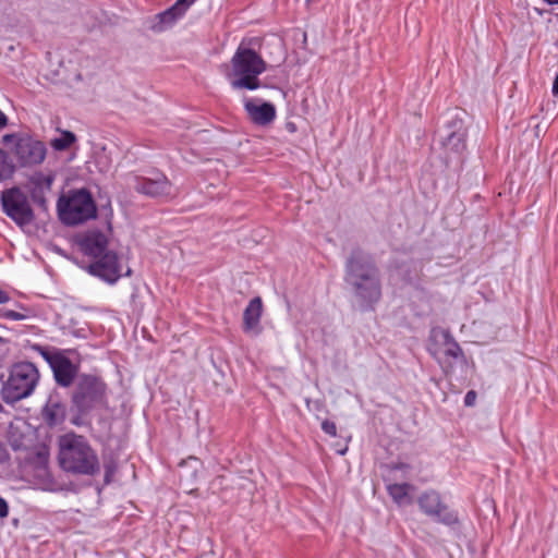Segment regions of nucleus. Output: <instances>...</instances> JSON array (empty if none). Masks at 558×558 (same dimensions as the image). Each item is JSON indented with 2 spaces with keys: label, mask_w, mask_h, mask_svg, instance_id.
<instances>
[{
  "label": "nucleus",
  "mask_w": 558,
  "mask_h": 558,
  "mask_svg": "<svg viewBox=\"0 0 558 558\" xmlns=\"http://www.w3.org/2000/svg\"><path fill=\"white\" fill-rule=\"evenodd\" d=\"M61 469L76 475H96L100 464L96 451L82 435L68 433L58 439Z\"/></svg>",
  "instance_id": "obj_1"
},
{
  "label": "nucleus",
  "mask_w": 558,
  "mask_h": 558,
  "mask_svg": "<svg viewBox=\"0 0 558 558\" xmlns=\"http://www.w3.org/2000/svg\"><path fill=\"white\" fill-rule=\"evenodd\" d=\"M222 69L233 89L255 90L260 87L258 76L266 71L267 64L258 52L242 41L230 64H223Z\"/></svg>",
  "instance_id": "obj_2"
},
{
  "label": "nucleus",
  "mask_w": 558,
  "mask_h": 558,
  "mask_svg": "<svg viewBox=\"0 0 558 558\" xmlns=\"http://www.w3.org/2000/svg\"><path fill=\"white\" fill-rule=\"evenodd\" d=\"M39 380V372L31 362L14 363L8 371V376H0V396L7 404H14L28 398Z\"/></svg>",
  "instance_id": "obj_3"
},
{
  "label": "nucleus",
  "mask_w": 558,
  "mask_h": 558,
  "mask_svg": "<svg viewBox=\"0 0 558 558\" xmlns=\"http://www.w3.org/2000/svg\"><path fill=\"white\" fill-rule=\"evenodd\" d=\"M106 389V384L97 376H78L71 395L72 410L76 412L71 423L82 425L83 417L105 402Z\"/></svg>",
  "instance_id": "obj_4"
},
{
  "label": "nucleus",
  "mask_w": 558,
  "mask_h": 558,
  "mask_svg": "<svg viewBox=\"0 0 558 558\" xmlns=\"http://www.w3.org/2000/svg\"><path fill=\"white\" fill-rule=\"evenodd\" d=\"M348 275L359 295L368 303L379 300L381 295L379 280L374 264L360 250L352 253L347 264Z\"/></svg>",
  "instance_id": "obj_5"
},
{
  "label": "nucleus",
  "mask_w": 558,
  "mask_h": 558,
  "mask_svg": "<svg viewBox=\"0 0 558 558\" xmlns=\"http://www.w3.org/2000/svg\"><path fill=\"white\" fill-rule=\"evenodd\" d=\"M60 220L68 226H76L94 218L97 213L96 204L90 193L84 189L71 191L58 201Z\"/></svg>",
  "instance_id": "obj_6"
},
{
  "label": "nucleus",
  "mask_w": 558,
  "mask_h": 558,
  "mask_svg": "<svg viewBox=\"0 0 558 558\" xmlns=\"http://www.w3.org/2000/svg\"><path fill=\"white\" fill-rule=\"evenodd\" d=\"M50 366L56 383L70 387L77 377L81 360L77 351H39Z\"/></svg>",
  "instance_id": "obj_7"
},
{
  "label": "nucleus",
  "mask_w": 558,
  "mask_h": 558,
  "mask_svg": "<svg viewBox=\"0 0 558 558\" xmlns=\"http://www.w3.org/2000/svg\"><path fill=\"white\" fill-rule=\"evenodd\" d=\"M3 211L16 225L23 227L29 225L34 219V213L27 197L19 190L4 191L1 196Z\"/></svg>",
  "instance_id": "obj_8"
},
{
  "label": "nucleus",
  "mask_w": 558,
  "mask_h": 558,
  "mask_svg": "<svg viewBox=\"0 0 558 558\" xmlns=\"http://www.w3.org/2000/svg\"><path fill=\"white\" fill-rule=\"evenodd\" d=\"M88 272L108 283L117 282L122 276V267L116 252H106L88 265Z\"/></svg>",
  "instance_id": "obj_9"
},
{
  "label": "nucleus",
  "mask_w": 558,
  "mask_h": 558,
  "mask_svg": "<svg viewBox=\"0 0 558 558\" xmlns=\"http://www.w3.org/2000/svg\"><path fill=\"white\" fill-rule=\"evenodd\" d=\"M77 244L81 251L88 257L95 259L104 255L108 250L109 239L100 230L92 229L82 233L77 238Z\"/></svg>",
  "instance_id": "obj_10"
},
{
  "label": "nucleus",
  "mask_w": 558,
  "mask_h": 558,
  "mask_svg": "<svg viewBox=\"0 0 558 558\" xmlns=\"http://www.w3.org/2000/svg\"><path fill=\"white\" fill-rule=\"evenodd\" d=\"M135 189L138 193L153 197H174L177 195L175 189L165 174H159L156 179H138Z\"/></svg>",
  "instance_id": "obj_11"
},
{
  "label": "nucleus",
  "mask_w": 558,
  "mask_h": 558,
  "mask_svg": "<svg viewBox=\"0 0 558 558\" xmlns=\"http://www.w3.org/2000/svg\"><path fill=\"white\" fill-rule=\"evenodd\" d=\"M46 151V146L40 141L24 140L16 147V156L23 166L41 163L45 160Z\"/></svg>",
  "instance_id": "obj_12"
},
{
  "label": "nucleus",
  "mask_w": 558,
  "mask_h": 558,
  "mask_svg": "<svg viewBox=\"0 0 558 558\" xmlns=\"http://www.w3.org/2000/svg\"><path fill=\"white\" fill-rule=\"evenodd\" d=\"M66 413V404L58 396H50L43 407L40 415L44 423L52 429L65 422Z\"/></svg>",
  "instance_id": "obj_13"
},
{
  "label": "nucleus",
  "mask_w": 558,
  "mask_h": 558,
  "mask_svg": "<svg viewBox=\"0 0 558 558\" xmlns=\"http://www.w3.org/2000/svg\"><path fill=\"white\" fill-rule=\"evenodd\" d=\"M244 109L250 120L257 125H267L276 118V108L270 102H260L258 99H245Z\"/></svg>",
  "instance_id": "obj_14"
},
{
  "label": "nucleus",
  "mask_w": 558,
  "mask_h": 558,
  "mask_svg": "<svg viewBox=\"0 0 558 558\" xmlns=\"http://www.w3.org/2000/svg\"><path fill=\"white\" fill-rule=\"evenodd\" d=\"M430 354L446 375L452 373L458 366L461 368L466 366L464 351H430Z\"/></svg>",
  "instance_id": "obj_15"
},
{
  "label": "nucleus",
  "mask_w": 558,
  "mask_h": 558,
  "mask_svg": "<svg viewBox=\"0 0 558 558\" xmlns=\"http://www.w3.org/2000/svg\"><path fill=\"white\" fill-rule=\"evenodd\" d=\"M263 313V302L259 296L252 299L243 313V326L245 330L255 329Z\"/></svg>",
  "instance_id": "obj_16"
},
{
  "label": "nucleus",
  "mask_w": 558,
  "mask_h": 558,
  "mask_svg": "<svg viewBox=\"0 0 558 558\" xmlns=\"http://www.w3.org/2000/svg\"><path fill=\"white\" fill-rule=\"evenodd\" d=\"M386 490L389 497L393 500L398 506H402L405 504H411L410 490L414 487L409 483H396L395 482H385Z\"/></svg>",
  "instance_id": "obj_17"
},
{
  "label": "nucleus",
  "mask_w": 558,
  "mask_h": 558,
  "mask_svg": "<svg viewBox=\"0 0 558 558\" xmlns=\"http://www.w3.org/2000/svg\"><path fill=\"white\" fill-rule=\"evenodd\" d=\"M442 502L441 496L437 490L428 489L423 492L417 498V505L420 510L430 517L436 514V510Z\"/></svg>",
  "instance_id": "obj_18"
},
{
  "label": "nucleus",
  "mask_w": 558,
  "mask_h": 558,
  "mask_svg": "<svg viewBox=\"0 0 558 558\" xmlns=\"http://www.w3.org/2000/svg\"><path fill=\"white\" fill-rule=\"evenodd\" d=\"M383 481L384 482H395L397 480H407L409 477L410 472L412 471V465L405 462H390L386 463L384 466Z\"/></svg>",
  "instance_id": "obj_19"
},
{
  "label": "nucleus",
  "mask_w": 558,
  "mask_h": 558,
  "mask_svg": "<svg viewBox=\"0 0 558 558\" xmlns=\"http://www.w3.org/2000/svg\"><path fill=\"white\" fill-rule=\"evenodd\" d=\"M466 130L460 123V126L453 131L448 132L442 141V146L448 150L462 153L465 147Z\"/></svg>",
  "instance_id": "obj_20"
},
{
  "label": "nucleus",
  "mask_w": 558,
  "mask_h": 558,
  "mask_svg": "<svg viewBox=\"0 0 558 558\" xmlns=\"http://www.w3.org/2000/svg\"><path fill=\"white\" fill-rule=\"evenodd\" d=\"M195 1L196 0H177L172 7L159 14L160 22L166 25H171L178 19L182 17Z\"/></svg>",
  "instance_id": "obj_21"
},
{
  "label": "nucleus",
  "mask_w": 558,
  "mask_h": 558,
  "mask_svg": "<svg viewBox=\"0 0 558 558\" xmlns=\"http://www.w3.org/2000/svg\"><path fill=\"white\" fill-rule=\"evenodd\" d=\"M436 514H432L434 521L441 523L447 526L459 525V514L456 510H452L447 504L441 502L440 507L437 508Z\"/></svg>",
  "instance_id": "obj_22"
},
{
  "label": "nucleus",
  "mask_w": 558,
  "mask_h": 558,
  "mask_svg": "<svg viewBox=\"0 0 558 558\" xmlns=\"http://www.w3.org/2000/svg\"><path fill=\"white\" fill-rule=\"evenodd\" d=\"M430 339L436 345H442L446 349H452V347L456 345L449 332L444 328H433L430 331Z\"/></svg>",
  "instance_id": "obj_23"
},
{
  "label": "nucleus",
  "mask_w": 558,
  "mask_h": 558,
  "mask_svg": "<svg viewBox=\"0 0 558 558\" xmlns=\"http://www.w3.org/2000/svg\"><path fill=\"white\" fill-rule=\"evenodd\" d=\"M76 141V137L74 133L70 131H62L61 136L51 140L50 146L59 151L68 149L74 142Z\"/></svg>",
  "instance_id": "obj_24"
},
{
  "label": "nucleus",
  "mask_w": 558,
  "mask_h": 558,
  "mask_svg": "<svg viewBox=\"0 0 558 558\" xmlns=\"http://www.w3.org/2000/svg\"><path fill=\"white\" fill-rule=\"evenodd\" d=\"M322 429L325 434H327L331 437L337 436V426H336L335 422H332V421L324 420L322 422Z\"/></svg>",
  "instance_id": "obj_25"
},
{
  "label": "nucleus",
  "mask_w": 558,
  "mask_h": 558,
  "mask_svg": "<svg viewBox=\"0 0 558 558\" xmlns=\"http://www.w3.org/2000/svg\"><path fill=\"white\" fill-rule=\"evenodd\" d=\"M2 316L4 318L11 319V320H23V319L27 318L26 314L19 313V312L12 311V310L3 311Z\"/></svg>",
  "instance_id": "obj_26"
},
{
  "label": "nucleus",
  "mask_w": 558,
  "mask_h": 558,
  "mask_svg": "<svg viewBox=\"0 0 558 558\" xmlns=\"http://www.w3.org/2000/svg\"><path fill=\"white\" fill-rule=\"evenodd\" d=\"M477 398V393L475 390H469L464 396V405L465 407H473L475 405Z\"/></svg>",
  "instance_id": "obj_27"
},
{
  "label": "nucleus",
  "mask_w": 558,
  "mask_h": 558,
  "mask_svg": "<svg viewBox=\"0 0 558 558\" xmlns=\"http://www.w3.org/2000/svg\"><path fill=\"white\" fill-rule=\"evenodd\" d=\"M9 515V505L4 498L0 496V518L4 519Z\"/></svg>",
  "instance_id": "obj_28"
},
{
  "label": "nucleus",
  "mask_w": 558,
  "mask_h": 558,
  "mask_svg": "<svg viewBox=\"0 0 558 558\" xmlns=\"http://www.w3.org/2000/svg\"><path fill=\"white\" fill-rule=\"evenodd\" d=\"M10 459V454L7 450L5 445L3 441L0 440V463H4Z\"/></svg>",
  "instance_id": "obj_29"
},
{
  "label": "nucleus",
  "mask_w": 558,
  "mask_h": 558,
  "mask_svg": "<svg viewBox=\"0 0 558 558\" xmlns=\"http://www.w3.org/2000/svg\"><path fill=\"white\" fill-rule=\"evenodd\" d=\"M114 472V466L111 464L105 465V483L109 484L111 482V476Z\"/></svg>",
  "instance_id": "obj_30"
},
{
  "label": "nucleus",
  "mask_w": 558,
  "mask_h": 558,
  "mask_svg": "<svg viewBox=\"0 0 558 558\" xmlns=\"http://www.w3.org/2000/svg\"><path fill=\"white\" fill-rule=\"evenodd\" d=\"M10 301V295L4 290L0 289V304H4Z\"/></svg>",
  "instance_id": "obj_31"
},
{
  "label": "nucleus",
  "mask_w": 558,
  "mask_h": 558,
  "mask_svg": "<svg viewBox=\"0 0 558 558\" xmlns=\"http://www.w3.org/2000/svg\"><path fill=\"white\" fill-rule=\"evenodd\" d=\"M8 125L7 116L0 110V130Z\"/></svg>",
  "instance_id": "obj_32"
},
{
  "label": "nucleus",
  "mask_w": 558,
  "mask_h": 558,
  "mask_svg": "<svg viewBox=\"0 0 558 558\" xmlns=\"http://www.w3.org/2000/svg\"><path fill=\"white\" fill-rule=\"evenodd\" d=\"M551 90L554 95H558V73L555 76Z\"/></svg>",
  "instance_id": "obj_33"
},
{
  "label": "nucleus",
  "mask_w": 558,
  "mask_h": 558,
  "mask_svg": "<svg viewBox=\"0 0 558 558\" xmlns=\"http://www.w3.org/2000/svg\"><path fill=\"white\" fill-rule=\"evenodd\" d=\"M7 344H9L8 339L0 336V345H7Z\"/></svg>",
  "instance_id": "obj_34"
},
{
  "label": "nucleus",
  "mask_w": 558,
  "mask_h": 558,
  "mask_svg": "<svg viewBox=\"0 0 558 558\" xmlns=\"http://www.w3.org/2000/svg\"><path fill=\"white\" fill-rule=\"evenodd\" d=\"M348 451V447L345 446L343 449H338L337 452L341 456L345 454V452Z\"/></svg>",
  "instance_id": "obj_35"
},
{
  "label": "nucleus",
  "mask_w": 558,
  "mask_h": 558,
  "mask_svg": "<svg viewBox=\"0 0 558 558\" xmlns=\"http://www.w3.org/2000/svg\"><path fill=\"white\" fill-rule=\"evenodd\" d=\"M549 4H558V0H545Z\"/></svg>",
  "instance_id": "obj_36"
},
{
  "label": "nucleus",
  "mask_w": 558,
  "mask_h": 558,
  "mask_svg": "<svg viewBox=\"0 0 558 558\" xmlns=\"http://www.w3.org/2000/svg\"><path fill=\"white\" fill-rule=\"evenodd\" d=\"M12 137H13V135H5V136H3V140L7 142V141L11 140Z\"/></svg>",
  "instance_id": "obj_37"
},
{
  "label": "nucleus",
  "mask_w": 558,
  "mask_h": 558,
  "mask_svg": "<svg viewBox=\"0 0 558 558\" xmlns=\"http://www.w3.org/2000/svg\"><path fill=\"white\" fill-rule=\"evenodd\" d=\"M4 411V408L3 405L0 403V413H2Z\"/></svg>",
  "instance_id": "obj_38"
},
{
  "label": "nucleus",
  "mask_w": 558,
  "mask_h": 558,
  "mask_svg": "<svg viewBox=\"0 0 558 558\" xmlns=\"http://www.w3.org/2000/svg\"><path fill=\"white\" fill-rule=\"evenodd\" d=\"M12 447L14 450L19 449V446H16V445H12Z\"/></svg>",
  "instance_id": "obj_39"
},
{
  "label": "nucleus",
  "mask_w": 558,
  "mask_h": 558,
  "mask_svg": "<svg viewBox=\"0 0 558 558\" xmlns=\"http://www.w3.org/2000/svg\"><path fill=\"white\" fill-rule=\"evenodd\" d=\"M32 349L37 350V349H40V348L37 347V345H34Z\"/></svg>",
  "instance_id": "obj_40"
}]
</instances>
